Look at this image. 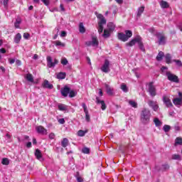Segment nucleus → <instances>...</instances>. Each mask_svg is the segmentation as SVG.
Masks as SVG:
<instances>
[{
	"mask_svg": "<svg viewBox=\"0 0 182 182\" xmlns=\"http://www.w3.org/2000/svg\"><path fill=\"white\" fill-rule=\"evenodd\" d=\"M82 106L84 109V113H85V120L86 122H90V115L89 114V110L87 109V107L86 106V104L85 102L82 104Z\"/></svg>",
	"mask_w": 182,
	"mask_h": 182,
	"instance_id": "11",
	"label": "nucleus"
},
{
	"mask_svg": "<svg viewBox=\"0 0 182 182\" xmlns=\"http://www.w3.org/2000/svg\"><path fill=\"white\" fill-rule=\"evenodd\" d=\"M49 139H50L51 140H53V139H55V134L54 133H50L49 134Z\"/></svg>",
	"mask_w": 182,
	"mask_h": 182,
	"instance_id": "58",
	"label": "nucleus"
},
{
	"mask_svg": "<svg viewBox=\"0 0 182 182\" xmlns=\"http://www.w3.org/2000/svg\"><path fill=\"white\" fill-rule=\"evenodd\" d=\"M66 35H68L66 31H61V33H60V37L61 38H65Z\"/></svg>",
	"mask_w": 182,
	"mask_h": 182,
	"instance_id": "53",
	"label": "nucleus"
},
{
	"mask_svg": "<svg viewBox=\"0 0 182 182\" xmlns=\"http://www.w3.org/2000/svg\"><path fill=\"white\" fill-rule=\"evenodd\" d=\"M96 103L97 105H101L102 110H106V104L105 103V101L100 100V99H99V97H96Z\"/></svg>",
	"mask_w": 182,
	"mask_h": 182,
	"instance_id": "14",
	"label": "nucleus"
},
{
	"mask_svg": "<svg viewBox=\"0 0 182 182\" xmlns=\"http://www.w3.org/2000/svg\"><path fill=\"white\" fill-rule=\"evenodd\" d=\"M97 19H99L97 29H98V33L100 35L101 33H103V29H104L103 25H106V18H105V16H103V15L100 14L97 16Z\"/></svg>",
	"mask_w": 182,
	"mask_h": 182,
	"instance_id": "2",
	"label": "nucleus"
},
{
	"mask_svg": "<svg viewBox=\"0 0 182 182\" xmlns=\"http://www.w3.org/2000/svg\"><path fill=\"white\" fill-rule=\"evenodd\" d=\"M55 46H57V47L60 46V48H65V43H62L60 41H55Z\"/></svg>",
	"mask_w": 182,
	"mask_h": 182,
	"instance_id": "34",
	"label": "nucleus"
},
{
	"mask_svg": "<svg viewBox=\"0 0 182 182\" xmlns=\"http://www.w3.org/2000/svg\"><path fill=\"white\" fill-rule=\"evenodd\" d=\"M70 92V87H69L68 85L64 86V87H62L60 90V93L63 97H68Z\"/></svg>",
	"mask_w": 182,
	"mask_h": 182,
	"instance_id": "8",
	"label": "nucleus"
},
{
	"mask_svg": "<svg viewBox=\"0 0 182 182\" xmlns=\"http://www.w3.org/2000/svg\"><path fill=\"white\" fill-rule=\"evenodd\" d=\"M68 96L69 97H75V96H76V92H75V90H70Z\"/></svg>",
	"mask_w": 182,
	"mask_h": 182,
	"instance_id": "47",
	"label": "nucleus"
},
{
	"mask_svg": "<svg viewBox=\"0 0 182 182\" xmlns=\"http://www.w3.org/2000/svg\"><path fill=\"white\" fill-rule=\"evenodd\" d=\"M118 39L122 42H127V41H128L127 36L123 33H118Z\"/></svg>",
	"mask_w": 182,
	"mask_h": 182,
	"instance_id": "17",
	"label": "nucleus"
},
{
	"mask_svg": "<svg viewBox=\"0 0 182 182\" xmlns=\"http://www.w3.org/2000/svg\"><path fill=\"white\" fill-rule=\"evenodd\" d=\"M158 39L159 45H166L167 42V37L163 33H156L155 34Z\"/></svg>",
	"mask_w": 182,
	"mask_h": 182,
	"instance_id": "3",
	"label": "nucleus"
},
{
	"mask_svg": "<svg viewBox=\"0 0 182 182\" xmlns=\"http://www.w3.org/2000/svg\"><path fill=\"white\" fill-rule=\"evenodd\" d=\"M173 105H175L176 106H180V105L182 104V99H181V98L176 97V98H175V99L173 100Z\"/></svg>",
	"mask_w": 182,
	"mask_h": 182,
	"instance_id": "20",
	"label": "nucleus"
},
{
	"mask_svg": "<svg viewBox=\"0 0 182 182\" xmlns=\"http://www.w3.org/2000/svg\"><path fill=\"white\" fill-rule=\"evenodd\" d=\"M66 77V73L60 72L57 75L58 79H65Z\"/></svg>",
	"mask_w": 182,
	"mask_h": 182,
	"instance_id": "31",
	"label": "nucleus"
},
{
	"mask_svg": "<svg viewBox=\"0 0 182 182\" xmlns=\"http://www.w3.org/2000/svg\"><path fill=\"white\" fill-rule=\"evenodd\" d=\"M172 160H178L179 161H181V156L178 154H173L172 155Z\"/></svg>",
	"mask_w": 182,
	"mask_h": 182,
	"instance_id": "40",
	"label": "nucleus"
},
{
	"mask_svg": "<svg viewBox=\"0 0 182 182\" xmlns=\"http://www.w3.org/2000/svg\"><path fill=\"white\" fill-rule=\"evenodd\" d=\"M75 177L77 182H83V178L79 174V172H77Z\"/></svg>",
	"mask_w": 182,
	"mask_h": 182,
	"instance_id": "42",
	"label": "nucleus"
},
{
	"mask_svg": "<svg viewBox=\"0 0 182 182\" xmlns=\"http://www.w3.org/2000/svg\"><path fill=\"white\" fill-rule=\"evenodd\" d=\"M47 60V66L48 68H55L58 63H59V60L56 58L54 60L50 57V55H48L46 58Z\"/></svg>",
	"mask_w": 182,
	"mask_h": 182,
	"instance_id": "4",
	"label": "nucleus"
},
{
	"mask_svg": "<svg viewBox=\"0 0 182 182\" xmlns=\"http://www.w3.org/2000/svg\"><path fill=\"white\" fill-rule=\"evenodd\" d=\"M35 156L38 160H42V152L39 149H36Z\"/></svg>",
	"mask_w": 182,
	"mask_h": 182,
	"instance_id": "21",
	"label": "nucleus"
},
{
	"mask_svg": "<svg viewBox=\"0 0 182 182\" xmlns=\"http://www.w3.org/2000/svg\"><path fill=\"white\" fill-rule=\"evenodd\" d=\"M30 37H31V34H29L28 33H24L23 35V38L24 39H29Z\"/></svg>",
	"mask_w": 182,
	"mask_h": 182,
	"instance_id": "51",
	"label": "nucleus"
},
{
	"mask_svg": "<svg viewBox=\"0 0 182 182\" xmlns=\"http://www.w3.org/2000/svg\"><path fill=\"white\" fill-rule=\"evenodd\" d=\"M0 53H6V50H5V48H1Z\"/></svg>",
	"mask_w": 182,
	"mask_h": 182,
	"instance_id": "64",
	"label": "nucleus"
},
{
	"mask_svg": "<svg viewBox=\"0 0 182 182\" xmlns=\"http://www.w3.org/2000/svg\"><path fill=\"white\" fill-rule=\"evenodd\" d=\"M117 4H119V5H122L123 4V0H115Z\"/></svg>",
	"mask_w": 182,
	"mask_h": 182,
	"instance_id": "63",
	"label": "nucleus"
},
{
	"mask_svg": "<svg viewBox=\"0 0 182 182\" xmlns=\"http://www.w3.org/2000/svg\"><path fill=\"white\" fill-rule=\"evenodd\" d=\"M160 5L161 6V8L163 9H166V8H168V3H167V1H161L160 2Z\"/></svg>",
	"mask_w": 182,
	"mask_h": 182,
	"instance_id": "33",
	"label": "nucleus"
},
{
	"mask_svg": "<svg viewBox=\"0 0 182 182\" xmlns=\"http://www.w3.org/2000/svg\"><path fill=\"white\" fill-rule=\"evenodd\" d=\"M79 31L80 33H85L86 32V28H85V26H83V23H80Z\"/></svg>",
	"mask_w": 182,
	"mask_h": 182,
	"instance_id": "30",
	"label": "nucleus"
},
{
	"mask_svg": "<svg viewBox=\"0 0 182 182\" xmlns=\"http://www.w3.org/2000/svg\"><path fill=\"white\" fill-rule=\"evenodd\" d=\"M154 122L155 123L156 127H159V126H161V122L160 121V119H159V118H155L154 119Z\"/></svg>",
	"mask_w": 182,
	"mask_h": 182,
	"instance_id": "45",
	"label": "nucleus"
},
{
	"mask_svg": "<svg viewBox=\"0 0 182 182\" xmlns=\"http://www.w3.org/2000/svg\"><path fill=\"white\" fill-rule=\"evenodd\" d=\"M148 92L149 93L151 97H154L157 95V90L153 82H151L148 85Z\"/></svg>",
	"mask_w": 182,
	"mask_h": 182,
	"instance_id": "5",
	"label": "nucleus"
},
{
	"mask_svg": "<svg viewBox=\"0 0 182 182\" xmlns=\"http://www.w3.org/2000/svg\"><path fill=\"white\" fill-rule=\"evenodd\" d=\"M164 57V53L163 51H160L156 56V60L158 62H160L163 60Z\"/></svg>",
	"mask_w": 182,
	"mask_h": 182,
	"instance_id": "23",
	"label": "nucleus"
},
{
	"mask_svg": "<svg viewBox=\"0 0 182 182\" xmlns=\"http://www.w3.org/2000/svg\"><path fill=\"white\" fill-rule=\"evenodd\" d=\"M173 62H174L176 65V66H178V68H182V63L180 60H173Z\"/></svg>",
	"mask_w": 182,
	"mask_h": 182,
	"instance_id": "46",
	"label": "nucleus"
},
{
	"mask_svg": "<svg viewBox=\"0 0 182 182\" xmlns=\"http://www.w3.org/2000/svg\"><path fill=\"white\" fill-rule=\"evenodd\" d=\"M105 86L107 92V95H108L109 96H113V94H114L113 88H112V87H110V85L107 84H105Z\"/></svg>",
	"mask_w": 182,
	"mask_h": 182,
	"instance_id": "15",
	"label": "nucleus"
},
{
	"mask_svg": "<svg viewBox=\"0 0 182 182\" xmlns=\"http://www.w3.org/2000/svg\"><path fill=\"white\" fill-rule=\"evenodd\" d=\"M167 69H168L167 67L166 66H163L161 68V70L163 73V75H166V73H164V70H167Z\"/></svg>",
	"mask_w": 182,
	"mask_h": 182,
	"instance_id": "54",
	"label": "nucleus"
},
{
	"mask_svg": "<svg viewBox=\"0 0 182 182\" xmlns=\"http://www.w3.org/2000/svg\"><path fill=\"white\" fill-rule=\"evenodd\" d=\"M110 33L112 31H109L107 28L104 30V33L102 34V37L105 38H107L110 37Z\"/></svg>",
	"mask_w": 182,
	"mask_h": 182,
	"instance_id": "22",
	"label": "nucleus"
},
{
	"mask_svg": "<svg viewBox=\"0 0 182 182\" xmlns=\"http://www.w3.org/2000/svg\"><path fill=\"white\" fill-rule=\"evenodd\" d=\"M58 110H60V112H66V110H68V106L64 104H59Z\"/></svg>",
	"mask_w": 182,
	"mask_h": 182,
	"instance_id": "24",
	"label": "nucleus"
},
{
	"mask_svg": "<svg viewBox=\"0 0 182 182\" xmlns=\"http://www.w3.org/2000/svg\"><path fill=\"white\" fill-rule=\"evenodd\" d=\"M9 2V0H3V4H4L5 8H6V6H8Z\"/></svg>",
	"mask_w": 182,
	"mask_h": 182,
	"instance_id": "57",
	"label": "nucleus"
},
{
	"mask_svg": "<svg viewBox=\"0 0 182 182\" xmlns=\"http://www.w3.org/2000/svg\"><path fill=\"white\" fill-rule=\"evenodd\" d=\"M141 36H137L134 39H132L130 42L127 43V46H134L136 43H139V41L140 40Z\"/></svg>",
	"mask_w": 182,
	"mask_h": 182,
	"instance_id": "12",
	"label": "nucleus"
},
{
	"mask_svg": "<svg viewBox=\"0 0 182 182\" xmlns=\"http://www.w3.org/2000/svg\"><path fill=\"white\" fill-rule=\"evenodd\" d=\"M149 32H150V33H156V29H154V28L151 27L150 28L148 29Z\"/></svg>",
	"mask_w": 182,
	"mask_h": 182,
	"instance_id": "52",
	"label": "nucleus"
},
{
	"mask_svg": "<svg viewBox=\"0 0 182 182\" xmlns=\"http://www.w3.org/2000/svg\"><path fill=\"white\" fill-rule=\"evenodd\" d=\"M101 70L104 73H109V72H110V61H109V60H105V62L101 67Z\"/></svg>",
	"mask_w": 182,
	"mask_h": 182,
	"instance_id": "7",
	"label": "nucleus"
},
{
	"mask_svg": "<svg viewBox=\"0 0 182 182\" xmlns=\"http://www.w3.org/2000/svg\"><path fill=\"white\" fill-rule=\"evenodd\" d=\"M9 62L10 65H13V63H15V58H9Z\"/></svg>",
	"mask_w": 182,
	"mask_h": 182,
	"instance_id": "59",
	"label": "nucleus"
},
{
	"mask_svg": "<svg viewBox=\"0 0 182 182\" xmlns=\"http://www.w3.org/2000/svg\"><path fill=\"white\" fill-rule=\"evenodd\" d=\"M69 63V61H68V59L66 58H63L61 59V64L63 65V66H66Z\"/></svg>",
	"mask_w": 182,
	"mask_h": 182,
	"instance_id": "49",
	"label": "nucleus"
},
{
	"mask_svg": "<svg viewBox=\"0 0 182 182\" xmlns=\"http://www.w3.org/2000/svg\"><path fill=\"white\" fill-rule=\"evenodd\" d=\"M148 105L149 107H151L154 112H157V110H159V104L156 101L149 100Z\"/></svg>",
	"mask_w": 182,
	"mask_h": 182,
	"instance_id": "10",
	"label": "nucleus"
},
{
	"mask_svg": "<svg viewBox=\"0 0 182 182\" xmlns=\"http://www.w3.org/2000/svg\"><path fill=\"white\" fill-rule=\"evenodd\" d=\"M143 12H144V6H142L141 7H139L138 9V11H137V16L139 18H140V16H141V14H143Z\"/></svg>",
	"mask_w": 182,
	"mask_h": 182,
	"instance_id": "29",
	"label": "nucleus"
},
{
	"mask_svg": "<svg viewBox=\"0 0 182 182\" xmlns=\"http://www.w3.org/2000/svg\"><path fill=\"white\" fill-rule=\"evenodd\" d=\"M162 100L166 105V107H173V103L168 97L166 95H164L162 97Z\"/></svg>",
	"mask_w": 182,
	"mask_h": 182,
	"instance_id": "9",
	"label": "nucleus"
},
{
	"mask_svg": "<svg viewBox=\"0 0 182 182\" xmlns=\"http://www.w3.org/2000/svg\"><path fill=\"white\" fill-rule=\"evenodd\" d=\"M68 144H69V140L67 138H63L61 141V146L63 147H68Z\"/></svg>",
	"mask_w": 182,
	"mask_h": 182,
	"instance_id": "26",
	"label": "nucleus"
},
{
	"mask_svg": "<svg viewBox=\"0 0 182 182\" xmlns=\"http://www.w3.org/2000/svg\"><path fill=\"white\" fill-rule=\"evenodd\" d=\"M162 170H168L170 168V166H168V164H165L162 165Z\"/></svg>",
	"mask_w": 182,
	"mask_h": 182,
	"instance_id": "50",
	"label": "nucleus"
},
{
	"mask_svg": "<svg viewBox=\"0 0 182 182\" xmlns=\"http://www.w3.org/2000/svg\"><path fill=\"white\" fill-rule=\"evenodd\" d=\"M41 1H42L46 6H48V5H49V0H41Z\"/></svg>",
	"mask_w": 182,
	"mask_h": 182,
	"instance_id": "56",
	"label": "nucleus"
},
{
	"mask_svg": "<svg viewBox=\"0 0 182 182\" xmlns=\"http://www.w3.org/2000/svg\"><path fill=\"white\" fill-rule=\"evenodd\" d=\"M85 45H86V46H92V41H86Z\"/></svg>",
	"mask_w": 182,
	"mask_h": 182,
	"instance_id": "60",
	"label": "nucleus"
},
{
	"mask_svg": "<svg viewBox=\"0 0 182 182\" xmlns=\"http://www.w3.org/2000/svg\"><path fill=\"white\" fill-rule=\"evenodd\" d=\"M26 80H28V82H31V83H33V76L32 75V74H27L26 76Z\"/></svg>",
	"mask_w": 182,
	"mask_h": 182,
	"instance_id": "32",
	"label": "nucleus"
},
{
	"mask_svg": "<svg viewBox=\"0 0 182 182\" xmlns=\"http://www.w3.org/2000/svg\"><path fill=\"white\" fill-rule=\"evenodd\" d=\"M165 59L168 65H170V63H171V55L170 53H167L165 55Z\"/></svg>",
	"mask_w": 182,
	"mask_h": 182,
	"instance_id": "27",
	"label": "nucleus"
},
{
	"mask_svg": "<svg viewBox=\"0 0 182 182\" xmlns=\"http://www.w3.org/2000/svg\"><path fill=\"white\" fill-rule=\"evenodd\" d=\"M42 86L46 89H53V85L49 83V81L48 80H44V82L42 84Z\"/></svg>",
	"mask_w": 182,
	"mask_h": 182,
	"instance_id": "16",
	"label": "nucleus"
},
{
	"mask_svg": "<svg viewBox=\"0 0 182 182\" xmlns=\"http://www.w3.org/2000/svg\"><path fill=\"white\" fill-rule=\"evenodd\" d=\"M37 133L40 134H48V130L42 126H38L36 128Z\"/></svg>",
	"mask_w": 182,
	"mask_h": 182,
	"instance_id": "13",
	"label": "nucleus"
},
{
	"mask_svg": "<svg viewBox=\"0 0 182 182\" xmlns=\"http://www.w3.org/2000/svg\"><path fill=\"white\" fill-rule=\"evenodd\" d=\"M86 133H87V131L79 130L77 134L80 137H83Z\"/></svg>",
	"mask_w": 182,
	"mask_h": 182,
	"instance_id": "44",
	"label": "nucleus"
},
{
	"mask_svg": "<svg viewBox=\"0 0 182 182\" xmlns=\"http://www.w3.org/2000/svg\"><path fill=\"white\" fill-rule=\"evenodd\" d=\"M26 147L28 149H31V147H32V142L29 141L26 144Z\"/></svg>",
	"mask_w": 182,
	"mask_h": 182,
	"instance_id": "61",
	"label": "nucleus"
},
{
	"mask_svg": "<svg viewBox=\"0 0 182 182\" xmlns=\"http://www.w3.org/2000/svg\"><path fill=\"white\" fill-rule=\"evenodd\" d=\"M21 22V19H16V22L14 23V26L16 29H18Z\"/></svg>",
	"mask_w": 182,
	"mask_h": 182,
	"instance_id": "48",
	"label": "nucleus"
},
{
	"mask_svg": "<svg viewBox=\"0 0 182 182\" xmlns=\"http://www.w3.org/2000/svg\"><path fill=\"white\" fill-rule=\"evenodd\" d=\"M116 28V26L114 25V23L109 22L107 23V28L109 32H113V31H114V28Z\"/></svg>",
	"mask_w": 182,
	"mask_h": 182,
	"instance_id": "19",
	"label": "nucleus"
},
{
	"mask_svg": "<svg viewBox=\"0 0 182 182\" xmlns=\"http://www.w3.org/2000/svg\"><path fill=\"white\" fill-rule=\"evenodd\" d=\"M150 117H151L150 110L146 108L141 110V122L143 124H149V123H150Z\"/></svg>",
	"mask_w": 182,
	"mask_h": 182,
	"instance_id": "1",
	"label": "nucleus"
},
{
	"mask_svg": "<svg viewBox=\"0 0 182 182\" xmlns=\"http://www.w3.org/2000/svg\"><path fill=\"white\" fill-rule=\"evenodd\" d=\"M21 39H22V35L18 33L14 37V42L16 43H19V42H21Z\"/></svg>",
	"mask_w": 182,
	"mask_h": 182,
	"instance_id": "25",
	"label": "nucleus"
},
{
	"mask_svg": "<svg viewBox=\"0 0 182 182\" xmlns=\"http://www.w3.org/2000/svg\"><path fill=\"white\" fill-rule=\"evenodd\" d=\"M163 130L165 133H168V132L171 130V127H170V125L165 124L163 127Z\"/></svg>",
	"mask_w": 182,
	"mask_h": 182,
	"instance_id": "35",
	"label": "nucleus"
},
{
	"mask_svg": "<svg viewBox=\"0 0 182 182\" xmlns=\"http://www.w3.org/2000/svg\"><path fill=\"white\" fill-rule=\"evenodd\" d=\"M91 42H92V46H99V41H97V38L93 36Z\"/></svg>",
	"mask_w": 182,
	"mask_h": 182,
	"instance_id": "28",
	"label": "nucleus"
},
{
	"mask_svg": "<svg viewBox=\"0 0 182 182\" xmlns=\"http://www.w3.org/2000/svg\"><path fill=\"white\" fill-rule=\"evenodd\" d=\"M1 164L4 166H8L9 164V159H8V158H4L1 161Z\"/></svg>",
	"mask_w": 182,
	"mask_h": 182,
	"instance_id": "43",
	"label": "nucleus"
},
{
	"mask_svg": "<svg viewBox=\"0 0 182 182\" xmlns=\"http://www.w3.org/2000/svg\"><path fill=\"white\" fill-rule=\"evenodd\" d=\"M58 123H60V124H65V119L63 118L59 119Z\"/></svg>",
	"mask_w": 182,
	"mask_h": 182,
	"instance_id": "55",
	"label": "nucleus"
},
{
	"mask_svg": "<svg viewBox=\"0 0 182 182\" xmlns=\"http://www.w3.org/2000/svg\"><path fill=\"white\" fill-rule=\"evenodd\" d=\"M180 145L181 146L182 145V138H180V137H177L175 140V146H177V145Z\"/></svg>",
	"mask_w": 182,
	"mask_h": 182,
	"instance_id": "37",
	"label": "nucleus"
},
{
	"mask_svg": "<svg viewBox=\"0 0 182 182\" xmlns=\"http://www.w3.org/2000/svg\"><path fill=\"white\" fill-rule=\"evenodd\" d=\"M121 89L122 91L124 92V93H127V92H129V88L127 87V85H126L125 84H122L121 85Z\"/></svg>",
	"mask_w": 182,
	"mask_h": 182,
	"instance_id": "41",
	"label": "nucleus"
},
{
	"mask_svg": "<svg viewBox=\"0 0 182 182\" xmlns=\"http://www.w3.org/2000/svg\"><path fill=\"white\" fill-rule=\"evenodd\" d=\"M129 105H130V106H132V107H134V109H137V102H136L135 101L129 100Z\"/></svg>",
	"mask_w": 182,
	"mask_h": 182,
	"instance_id": "36",
	"label": "nucleus"
},
{
	"mask_svg": "<svg viewBox=\"0 0 182 182\" xmlns=\"http://www.w3.org/2000/svg\"><path fill=\"white\" fill-rule=\"evenodd\" d=\"M16 64L17 65V66H21V65H22V63L21 62V60H16Z\"/></svg>",
	"mask_w": 182,
	"mask_h": 182,
	"instance_id": "62",
	"label": "nucleus"
},
{
	"mask_svg": "<svg viewBox=\"0 0 182 182\" xmlns=\"http://www.w3.org/2000/svg\"><path fill=\"white\" fill-rule=\"evenodd\" d=\"M138 46L142 52H146V48H144V45L143 44L142 38L140 37L139 41H138Z\"/></svg>",
	"mask_w": 182,
	"mask_h": 182,
	"instance_id": "18",
	"label": "nucleus"
},
{
	"mask_svg": "<svg viewBox=\"0 0 182 182\" xmlns=\"http://www.w3.org/2000/svg\"><path fill=\"white\" fill-rule=\"evenodd\" d=\"M165 75H166L168 80H170V82H173L174 83H178V82H180L178 77L169 71H166Z\"/></svg>",
	"mask_w": 182,
	"mask_h": 182,
	"instance_id": "6",
	"label": "nucleus"
},
{
	"mask_svg": "<svg viewBox=\"0 0 182 182\" xmlns=\"http://www.w3.org/2000/svg\"><path fill=\"white\" fill-rule=\"evenodd\" d=\"M125 35L127 39H129V38H132V36H133V33L130 30H127L125 31Z\"/></svg>",
	"mask_w": 182,
	"mask_h": 182,
	"instance_id": "39",
	"label": "nucleus"
},
{
	"mask_svg": "<svg viewBox=\"0 0 182 182\" xmlns=\"http://www.w3.org/2000/svg\"><path fill=\"white\" fill-rule=\"evenodd\" d=\"M82 153L84 154H90V149L87 147H84L82 149Z\"/></svg>",
	"mask_w": 182,
	"mask_h": 182,
	"instance_id": "38",
	"label": "nucleus"
}]
</instances>
